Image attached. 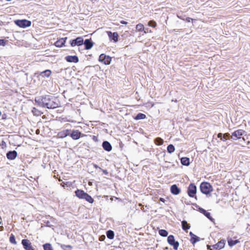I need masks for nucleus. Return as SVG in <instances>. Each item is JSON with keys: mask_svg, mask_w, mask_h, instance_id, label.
Segmentation results:
<instances>
[{"mask_svg": "<svg viewBox=\"0 0 250 250\" xmlns=\"http://www.w3.org/2000/svg\"><path fill=\"white\" fill-rule=\"evenodd\" d=\"M81 132L77 130H73L70 134V136L74 140H77L80 138L81 136Z\"/></svg>", "mask_w": 250, "mask_h": 250, "instance_id": "obj_14", "label": "nucleus"}, {"mask_svg": "<svg viewBox=\"0 0 250 250\" xmlns=\"http://www.w3.org/2000/svg\"><path fill=\"white\" fill-rule=\"evenodd\" d=\"M15 22L17 25L22 28L29 27L31 24V21L26 20H17Z\"/></svg>", "mask_w": 250, "mask_h": 250, "instance_id": "obj_4", "label": "nucleus"}, {"mask_svg": "<svg viewBox=\"0 0 250 250\" xmlns=\"http://www.w3.org/2000/svg\"><path fill=\"white\" fill-rule=\"evenodd\" d=\"M35 102L42 107L47 108L54 109L59 106V104L54 101L53 98H50L49 96L44 97H39L35 99Z\"/></svg>", "mask_w": 250, "mask_h": 250, "instance_id": "obj_1", "label": "nucleus"}, {"mask_svg": "<svg viewBox=\"0 0 250 250\" xmlns=\"http://www.w3.org/2000/svg\"><path fill=\"white\" fill-rule=\"evenodd\" d=\"M147 32L146 31H144V33H145V34H146Z\"/></svg>", "mask_w": 250, "mask_h": 250, "instance_id": "obj_49", "label": "nucleus"}, {"mask_svg": "<svg viewBox=\"0 0 250 250\" xmlns=\"http://www.w3.org/2000/svg\"><path fill=\"white\" fill-rule=\"evenodd\" d=\"M167 152L169 153L173 152L175 150V147L173 145H169L167 147Z\"/></svg>", "mask_w": 250, "mask_h": 250, "instance_id": "obj_29", "label": "nucleus"}, {"mask_svg": "<svg viewBox=\"0 0 250 250\" xmlns=\"http://www.w3.org/2000/svg\"><path fill=\"white\" fill-rule=\"evenodd\" d=\"M146 118V116L145 114L143 113H139L137 114V115L135 118V120H141V119H144Z\"/></svg>", "mask_w": 250, "mask_h": 250, "instance_id": "obj_31", "label": "nucleus"}, {"mask_svg": "<svg viewBox=\"0 0 250 250\" xmlns=\"http://www.w3.org/2000/svg\"><path fill=\"white\" fill-rule=\"evenodd\" d=\"M9 240H10V242L12 244H14L15 245H16L17 244V242L16 241L15 237L14 235L13 234H11V235L10 236Z\"/></svg>", "mask_w": 250, "mask_h": 250, "instance_id": "obj_37", "label": "nucleus"}, {"mask_svg": "<svg viewBox=\"0 0 250 250\" xmlns=\"http://www.w3.org/2000/svg\"><path fill=\"white\" fill-rule=\"evenodd\" d=\"M154 141H155V143L157 145H158V146L162 145L164 143L163 140L162 138H159V137L156 138L155 139Z\"/></svg>", "mask_w": 250, "mask_h": 250, "instance_id": "obj_28", "label": "nucleus"}, {"mask_svg": "<svg viewBox=\"0 0 250 250\" xmlns=\"http://www.w3.org/2000/svg\"><path fill=\"white\" fill-rule=\"evenodd\" d=\"M67 38H61L55 42V45L57 47H62L63 45L65 42V41Z\"/></svg>", "mask_w": 250, "mask_h": 250, "instance_id": "obj_20", "label": "nucleus"}, {"mask_svg": "<svg viewBox=\"0 0 250 250\" xmlns=\"http://www.w3.org/2000/svg\"><path fill=\"white\" fill-rule=\"evenodd\" d=\"M239 242L238 240H233L232 239L228 240V244L230 247H232L238 243Z\"/></svg>", "mask_w": 250, "mask_h": 250, "instance_id": "obj_32", "label": "nucleus"}, {"mask_svg": "<svg viewBox=\"0 0 250 250\" xmlns=\"http://www.w3.org/2000/svg\"><path fill=\"white\" fill-rule=\"evenodd\" d=\"M245 133V131L242 129H238L232 133L231 138L234 140L241 138V136Z\"/></svg>", "mask_w": 250, "mask_h": 250, "instance_id": "obj_7", "label": "nucleus"}, {"mask_svg": "<svg viewBox=\"0 0 250 250\" xmlns=\"http://www.w3.org/2000/svg\"><path fill=\"white\" fill-rule=\"evenodd\" d=\"M191 20H192V19L191 18H189V17H188V18H187L186 19V21H187V22H189L190 21H191Z\"/></svg>", "mask_w": 250, "mask_h": 250, "instance_id": "obj_42", "label": "nucleus"}, {"mask_svg": "<svg viewBox=\"0 0 250 250\" xmlns=\"http://www.w3.org/2000/svg\"><path fill=\"white\" fill-rule=\"evenodd\" d=\"M21 244L25 250H34L31 242L27 239H23Z\"/></svg>", "mask_w": 250, "mask_h": 250, "instance_id": "obj_9", "label": "nucleus"}, {"mask_svg": "<svg viewBox=\"0 0 250 250\" xmlns=\"http://www.w3.org/2000/svg\"><path fill=\"white\" fill-rule=\"evenodd\" d=\"M105 239V236L104 235H102L101 236H100V237L99 238V240L100 241H104Z\"/></svg>", "mask_w": 250, "mask_h": 250, "instance_id": "obj_41", "label": "nucleus"}, {"mask_svg": "<svg viewBox=\"0 0 250 250\" xmlns=\"http://www.w3.org/2000/svg\"><path fill=\"white\" fill-rule=\"evenodd\" d=\"M181 164L185 166H188L190 164L189 159L187 157H183L181 159Z\"/></svg>", "mask_w": 250, "mask_h": 250, "instance_id": "obj_22", "label": "nucleus"}, {"mask_svg": "<svg viewBox=\"0 0 250 250\" xmlns=\"http://www.w3.org/2000/svg\"><path fill=\"white\" fill-rule=\"evenodd\" d=\"M86 193L84 191H83L82 190H80V189H77L75 191L76 196L79 199H83V198Z\"/></svg>", "mask_w": 250, "mask_h": 250, "instance_id": "obj_19", "label": "nucleus"}, {"mask_svg": "<svg viewBox=\"0 0 250 250\" xmlns=\"http://www.w3.org/2000/svg\"><path fill=\"white\" fill-rule=\"evenodd\" d=\"M61 248L63 250H71L72 249V247L70 245H62Z\"/></svg>", "mask_w": 250, "mask_h": 250, "instance_id": "obj_36", "label": "nucleus"}, {"mask_svg": "<svg viewBox=\"0 0 250 250\" xmlns=\"http://www.w3.org/2000/svg\"><path fill=\"white\" fill-rule=\"evenodd\" d=\"M217 136H218V138H220V139H221V140H222V141H225V139H223V138H222V137H223V134H222V133H218V135H217Z\"/></svg>", "mask_w": 250, "mask_h": 250, "instance_id": "obj_39", "label": "nucleus"}, {"mask_svg": "<svg viewBox=\"0 0 250 250\" xmlns=\"http://www.w3.org/2000/svg\"><path fill=\"white\" fill-rule=\"evenodd\" d=\"M17 156V152L15 150L10 151L7 153L6 157L9 160H14Z\"/></svg>", "mask_w": 250, "mask_h": 250, "instance_id": "obj_13", "label": "nucleus"}, {"mask_svg": "<svg viewBox=\"0 0 250 250\" xmlns=\"http://www.w3.org/2000/svg\"><path fill=\"white\" fill-rule=\"evenodd\" d=\"M120 23H121V24H126L127 23V22L126 21H120Z\"/></svg>", "mask_w": 250, "mask_h": 250, "instance_id": "obj_43", "label": "nucleus"}, {"mask_svg": "<svg viewBox=\"0 0 250 250\" xmlns=\"http://www.w3.org/2000/svg\"><path fill=\"white\" fill-rule=\"evenodd\" d=\"M51 74V71L50 70H46L41 73L40 75L43 77H48Z\"/></svg>", "mask_w": 250, "mask_h": 250, "instance_id": "obj_23", "label": "nucleus"}, {"mask_svg": "<svg viewBox=\"0 0 250 250\" xmlns=\"http://www.w3.org/2000/svg\"><path fill=\"white\" fill-rule=\"evenodd\" d=\"M36 109L35 108H33V110H32V112L34 113V112H35V111H36Z\"/></svg>", "mask_w": 250, "mask_h": 250, "instance_id": "obj_48", "label": "nucleus"}, {"mask_svg": "<svg viewBox=\"0 0 250 250\" xmlns=\"http://www.w3.org/2000/svg\"><path fill=\"white\" fill-rule=\"evenodd\" d=\"M148 25L149 26L154 28L156 26L157 23L154 21H150L148 22Z\"/></svg>", "mask_w": 250, "mask_h": 250, "instance_id": "obj_35", "label": "nucleus"}, {"mask_svg": "<svg viewBox=\"0 0 250 250\" xmlns=\"http://www.w3.org/2000/svg\"><path fill=\"white\" fill-rule=\"evenodd\" d=\"M70 130L68 129L64 130L58 133V136L59 138H63L70 134Z\"/></svg>", "mask_w": 250, "mask_h": 250, "instance_id": "obj_17", "label": "nucleus"}, {"mask_svg": "<svg viewBox=\"0 0 250 250\" xmlns=\"http://www.w3.org/2000/svg\"><path fill=\"white\" fill-rule=\"evenodd\" d=\"M200 211L201 212L203 213L207 218L210 220H211L212 218L209 212H207L206 210L202 208H200Z\"/></svg>", "mask_w": 250, "mask_h": 250, "instance_id": "obj_25", "label": "nucleus"}, {"mask_svg": "<svg viewBox=\"0 0 250 250\" xmlns=\"http://www.w3.org/2000/svg\"><path fill=\"white\" fill-rule=\"evenodd\" d=\"M94 167H95V168H100V167H99L97 165H94Z\"/></svg>", "mask_w": 250, "mask_h": 250, "instance_id": "obj_47", "label": "nucleus"}, {"mask_svg": "<svg viewBox=\"0 0 250 250\" xmlns=\"http://www.w3.org/2000/svg\"><path fill=\"white\" fill-rule=\"evenodd\" d=\"M207 248H208V250H212V249H211V247L210 246H209V245L207 246Z\"/></svg>", "mask_w": 250, "mask_h": 250, "instance_id": "obj_44", "label": "nucleus"}, {"mask_svg": "<svg viewBox=\"0 0 250 250\" xmlns=\"http://www.w3.org/2000/svg\"><path fill=\"white\" fill-rule=\"evenodd\" d=\"M65 59L69 62L77 63L79 62L78 57L76 56H67L65 57Z\"/></svg>", "mask_w": 250, "mask_h": 250, "instance_id": "obj_12", "label": "nucleus"}, {"mask_svg": "<svg viewBox=\"0 0 250 250\" xmlns=\"http://www.w3.org/2000/svg\"><path fill=\"white\" fill-rule=\"evenodd\" d=\"M106 33L110 39L113 40L115 42H118L119 36L117 32L112 33L111 31H106Z\"/></svg>", "mask_w": 250, "mask_h": 250, "instance_id": "obj_10", "label": "nucleus"}, {"mask_svg": "<svg viewBox=\"0 0 250 250\" xmlns=\"http://www.w3.org/2000/svg\"><path fill=\"white\" fill-rule=\"evenodd\" d=\"M225 245V241L222 240L218 242L217 244L212 246L213 249L215 250H220L223 249Z\"/></svg>", "mask_w": 250, "mask_h": 250, "instance_id": "obj_11", "label": "nucleus"}, {"mask_svg": "<svg viewBox=\"0 0 250 250\" xmlns=\"http://www.w3.org/2000/svg\"><path fill=\"white\" fill-rule=\"evenodd\" d=\"M160 200L161 201L163 202H165V200L164 198H161L160 199Z\"/></svg>", "mask_w": 250, "mask_h": 250, "instance_id": "obj_46", "label": "nucleus"}, {"mask_svg": "<svg viewBox=\"0 0 250 250\" xmlns=\"http://www.w3.org/2000/svg\"><path fill=\"white\" fill-rule=\"evenodd\" d=\"M136 29L138 31H142L144 30V26L143 24L139 23L136 26Z\"/></svg>", "mask_w": 250, "mask_h": 250, "instance_id": "obj_33", "label": "nucleus"}, {"mask_svg": "<svg viewBox=\"0 0 250 250\" xmlns=\"http://www.w3.org/2000/svg\"><path fill=\"white\" fill-rule=\"evenodd\" d=\"M106 235L108 238L113 239L114 237V233L113 231L109 230L106 232Z\"/></svg>", "mask_w": 250, "mask_h": 250, "instance_id": "obj_27", "label": "nucleus"}, {"mask_svg": "<svg viewBox=\"0 0 250 250\" xmlns=\"http://www.w3.org/2000/svg\"><path fill=\"white\" fill-rule=\"evenodd\" d=\"M103 171L105 174H107L108 173L106 170H103Z\"/></svg>", "mask_w": 250, "mask_h": 250, "instance_id": "obj_45", "label": "nucleus"}, {"mask_svg": "<svg viewBox=\"0 0 250 250\" xmlns=\"http://www.w3.org/2000/svg\"><path fill=\"white\" fill-rule=\"evenodd\" d=\"M167 242L168 244L173 247L174 250H177L179 247V244L178 242L175 241L174 237L172 235H170L167 237Z\"/></svg>", "mask_w": 250, "mask_h": 250, "instance_id": "obj_3", "label": "nucleus"}, {"mask_svg": "<svg viewBox=\"0 0 250 250\" xmlns=\"http://www.w3.org/2000/svg\"><path fill=\"white\" fill-rule=\"evenodd\" d=\"M99 61L104 64L107 65L110 64L111 58L109 56H106L104 54H102L99 56Z\"/></svg>", "mask_w": 250, "mask_h": 250, "instance_id": "obj_5", "label": "nucleus"}, {"mask_svg": "<svg viewBox=\"0 0 250 250\" xmlns=\"http://www.w3.org/2000/svg\"><path fill=\"white\" fill-rule=\"evenodd\" d=\"M188 193L189 196L190 197H194L195 196L196 193V187L193 184H190L189 185L188 189Z\"/></svg>", "mask_w": 250, "mask_h": 250, "instance_id": "obj_6", "label": "nucleus"}, {"mask_svg": "<svg viewBox=\"0 0 250 250\" xmlns=\"http://www.w3.org/2000/svg\"><path fill=\"white\" fill-rule=\"evenodd\" d=\"M189 234L191 237V242L192 244H194L200 240L199 237L193 234L192 232H190Z\"/></svg>", "mask_w": 250, "mask_h": 250, "instance_id": "obj_21", "label": "nucleus"}, {"mask_svg": "<svg viewBox=\"0 0 250 250\" xmlns=\"http://www.w3.org/2000/svg\"><path fill=\"white\" fill-rule=\"evenodd\" d=\"M201 191L205 194L209 193L212 190V187L211 185L207 182H203L200 185Z\"/></svg>", "mask_w": 250, "mask_h": 250, "instance_id": "obj_2", "label": "nucleus"}, {"mask_svg": "<svg viewBox=\"0 0 250 250\" xmlns=\"http://www.w3.org/2000/svg\"><path fill=\"white\" fill-rule=\"evenodd\" d=\"M83 199H85L86 201L90 203H92L94 202L93 199L88 195L87 193L84 195Z\"/></svg>", "mask_w": 250, "mask_h": 250, "instance_id": "obj_24", "label": "nucleus"}, {"mask_svg": "<svg viewBox=\"0 0 250 250\" xmlns=\"http://www.w3.org/2000/svg\"><path fill=\"white\" fill-rule=\"evenodd\" d=\"M44 250H53L50 243H46L43 245Z\"/></svg>", "mask_w": 250, "mask_h": 250, "instance_id": "obj_30", "label": "nucleus"}, {"mask_svg": "<svg viewBox=\"0 0 250 250\" xmlns=\"http://www.w3.org/2000/svg\"><path fill=\"white\" fill-rule=\"evenodd\" d=\"M182 224V228L184 230L187 231L188 229H189L190 227V225L188 224L186 221H183Z\"/></svg>", "mask_w": 250, "mask_h": 250, "instance_id": "obj_26", "label": "nucleus"}, {"mask_svg": "<svg viewBox=\"0 0 250 250\" xmlns=\"http://www.w3.org/2000/svg\"><path fill=\"white\" fill-rule=\"evenodd\" d=\"M171 192L174 195H178L180 193L181 190L176 185H173L170 188Z\"/></svg>", "mask_w": 250, "mask_h": 250, "instance_id": "obj_15", "label": "nucleus"}, {"mask_svg": "<svg viewBox=\"0 0 250 250\" xmlns=\"http://www.w3.org/2000/svg\"><path fill=\"white\" fill-rule=\"evenodd\" d=\"M7 42H8L7 41H5V40H2V39H0V46H5Z\"/></svg>", "mask_w": 250, "mask_h": 250, "instance_id": "obj_38", "label": "nucleus"}, {"mask_svg": "<svg viewBox=\"0 0 250 250\" xmlns=\"http://www.w3.org/2000/svg\"><path fill=\"white\" fill-rule=\"evenodd\" d=\"M83 43L85 45V48L86 50H89L91 49L93 45V42L90 40L88 39L85 40Z\"/></svg>", "mask_w": 250, "mask_h": 250, "instance_id": "obj_18", "label": "nucleus"}, {"mask_svg": "<svg viewBox=\"0 0 250 250\" xmlns=\"http://www.w3.org/2000/svg\"><path fill=\"white\" fill-rule=\"evenodd\" d=\"M83 42V39L82 37H77L76 39L70 41V44L72 46H75L76 45L80 46L82 45Z\"/></svg>", "mask_w": 250, "mask_h": 250, "instance_id": "obj_8", "label": "nucleus"}, {"mask_svg": "<svg viewBox=\"0 0 250 250\" xmlns=\"http://www.w3.org/2000/svg\"><path fill=\"white\" fill-rule=\"evenodd\" d=\"M102 146L103 148L107 151H110L112 150V146L107 141H104L103 143Z\"/></svg>", "mask_w": 250, "mask_h": 250, "instance_id": "obj_16", "label": "nucleus"}, {"mask_svg": "<svg viewBox=\"0 0 250 250\" xmlns=\"http://www.w3.org/2000/svg\"><path fill=\"white\" fill-rule=\"evenodd\" d=\"M229 136V133H225L224 135H223V139H225V141L227 140V138Z\"/></svg>", "mask_w": 250, "mask_h": 250, "instance_id": "obj_40", "label": "nucleus"}, {"mask_svg": "<svg viewBox=\"0 0 250 250\" xmlns=\"http://www.w3.org/2000/svg\"><path fill=\"white\" fill-rule=\"evenodd\" d=\"M159 234L164 237H166L168 235V232L167 230L165 229H160L159 231Z\"/></svg>", "mask_w": 250, "mask_h": 250, "instance_id": "obj_34", "label": "nucleus"}]
</instances>
